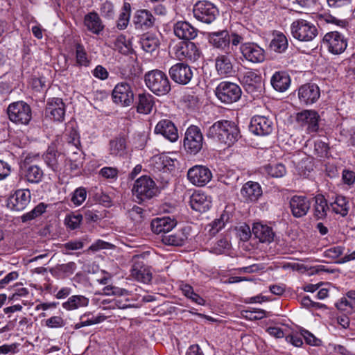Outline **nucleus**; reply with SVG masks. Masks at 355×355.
Masks as SVG:
<instances>
[{"mask_svg":"<svg viewBox=\"0 0 355 355\" xmlns=\"http://www.w3.org/2000/svg\"><path fill=\"white\" fill-rule=\"evenodd\" d=\"M270 48L278 53H282L288 48V40L283 34H277L270 42Z\"/></svg>","mask_w":355,"mask_h":355,"instance_id":"obj_44","label":"nucleus"},{"mask_svg":"<svg viewBox=\"0 0 355 355\" xmlns=\"http://www.w3.org/2000/svg\"><path fill=\"white\" fill-rule=\"evenodd\" d=\"M43 175L42 170L36 165H31L26 167L24 171L25 179L31 183H39L41 182Z\"/></svg>","mask_w":355,"mask_h":355,"instance_id":"obj_43","label":"nucleus"},{"mask_svg":"<svg viewBox=\"0 0 355 355\" xmlns=\"http://www.w3.org/2000/svg\"><path fill=\"white\" fill-rule=\"evenodd\" d=\"M7 114L9 119L16 124L28 125L32 119L31 106L22 101L10 103Z\"/></svg>","mask_w":355,"mask_h":355,"instance_id":"obj_5","label":"nucleus"},{"mask_svg":"<svg viewBox=\"0 0 355 355\" xmlns=\"http://www.w3.org/2000/svg\"><path fill=\"white\" fill-rule=\"evenodd\" d=\"M84 246V243L82 241L80 240H73L70 241L64 244H63V248L66 250H77L82 249Z\"/></svg>","mask_w":355,"mask_h":355,"instance_id":"obj_62","label":"nucleus"},{"mask_svg":"<svg viewBox=\"0 0 355 355\" xmlns=\"http://www.w3.org/2000/svg\"><path fill=\"white\" fill-rule=\"evenodd\" d=\"M76 62L80 66L87 67L89 64L87 58V53L83 45L77 44L76 46Z\"/></svg>","mask_w":355,"mask_h":355,"instance_id":"obj_51","label":"nucleus"},{"mask_svg":"<svg viewBox=\"0 0 355 355\" xmlns=\"http://www.w3.org/2000/svg\"><path fill=\"white\" fill-rule=\"evenodd\" d=\"M11 166L6 162L0 159V180L6 178L11 172Z\"/></svg>","mask_w":355,"mask_h":355,"instance_id":"obj_61","label":"nucleus"},{"mask_svg":"<svg viewBox=\"0 0 355 355\" xmlns=\"http://www.w3.org/2000/svg\"><path fill=\"white\" fill-rule=\"evenodd\" d=\"M101 12L105 17L108 19L113 18L114 15L113 4L110 1H105L101 7Z\"/></svg>","mask_w":355,"mask_h":355,"instance_id":"obj_57","label":"nucleus"},{"mask_svg":"<svg viewBox=\"0 0 355 355\" xmlns=\"http://www.w3.org/2000/svg\"><path fill=\"white\" fill-rule=\"evenodd\" d=\"M314 150L318 156L324 157L328 154L329 146L322 140H316L314 144Z\"/></svg>","mask_w":355,"mask_h":355,"instance_id":"obj_54","label":"nucleus"},{"mask_svg":"<svg viewBox=\"0 0 355 355\" xmlns=\"http://www.w3.org/2000/svg\"><path fill=\"white\" fill-rule=\"evenodd\" d=\"M190 205L193 210L205 212L211 207V201L204 193L195 192L191 196Z\"/></svg>","mask_w":355,"mask_h":355,"instance_id":"obj_33","label":"nucleus"},{"mask_svg":"<svg viewBox=\"0 0 355 355\" xmlns=\"http://www.w3.org/2000/svg\"><path fill=\"white\" fill-rule=\"evenodd\" d=\"M83 215L81 214H71L65 217L64 224L71 230L78 229L83 220Z\"/></svg>","mask_w":355,"mask_h":355,"instance_id":"obj_50","label":"nucleus"},{"mask_svg":"<svg viewBox=\"0 0 355 355\" xmlns=\"http://www.w3.org/2000/svg\"><path fill=\"white\" fill-rule=\"evenodd\" d=\"M144 80L146 87L157 96L167 94L171 89L167 75L161 70L154 69L147 72Z\"/></svg>","mask_w":355,"mask_h":355,"instance_id":"obj_3","label":"nucleus"},{"mask_svg":"<svg viewBox=\"0 0 355 355\" xmlns=\"http://www.w3.org/2000/svg\"><path fill=\"white\" fill-rule=\"evenodd\" d=\"M320 96V88L314 83L304 84L298 89V97L300 102L306 105L315 103Z\"/></svg>","mask_w":355,"mask_h":355,"instance_id":"obj_20","label":"nucleus"},{"mask_svg":"<svg viewBox=\"0 0 355 355\" xmlns=\"http://www.w3.org/2000/svg\"><path fill=\"white\" fill-rule=\"evenodd\" d=\"M155 133L162 135L171 142H175L178 139V132L175 124L168 119L159 121L155 128Z\"/></svg>","mask_w":355,"mask_h":355,"instance_id":"obj_22","label":"nucleus"},{"mask_svg":"<svg viewBox=\"0 0 355 355\" xmlns=\"http://www.w3.org/2000/svg\"><path fill=\"white\" fill-rule=\"evenodd\" d=\"M292 36L301 42L313 40L318 34L317 27L310 21L303 19L293 21L291 25Z\"/></svg>","mask_w":355,"mask_h":355,"instance_id":"obj_4","label":"nucleus"},{"mask_svg":"<svg viewBox=\"0 0 355 355\" xmlns=\"http://www.w3.org/2000/svg\"><path fill=\"white\" fill-rule=\"evenodd\" d=\"M126 150V139L123 136H119L110 141V154L122 156Z\"/></svg>","mask_w":355,"mask_h":355,"instance_id":"obj_42","label":"nucleus"},{"mask_svg":"<svg viewBox=\"0 0 355 355\" xmlns=\"http://www.w3.org/2000/svg\"><path fill=\"white\" fill-rule=\"evenodd\" d=\"M323 42L327 44L329 51L334 54H340L347 48V41L343 35L338 31L327 33Z\"/></svg>","mask_w":355,"mask_h":355,"instance_id":"obj_18","label":"nucleus"},{"mask_svg":"<svg viewBox=\"0 0 355 355\" xmlns=\"http://www.w3.org/2000/svg\"><path fill=\"white\" fill-rule=\"evenodd\" d=\"M216 97L223 103L230 104L238 101L242 94L241 87L236 83L221 82L215 90Z\"/></svg>","mask_w":355,"mask_h":355,"instance_id":"obj_7","label":"nucleus"},{"mask_svg":"<svg viewBox=\"0 0 355 355\" xmlns=\"http://www.w3.org/2000/svg\"><path fill=\"white\" fill-rule=\"evenodd\" d=\"M252 234L261 243H270L273 241L275 233L271 227L260 223H254Z\"/></svg>","mask_w":355,"mask_h":355,"instance_id":"obj_31","label":"nucleus"},{"mask_svg":"<svg viewBox=\"0 0 355 355\" xmlns=\"http://www.w3.org/2000/svg\"><path fill=\"white\" fill-rule=\"evenodd\" d=\"M175 225V221L170 217L154 218L150 224L152 231L157 234H168Z\"/></svg>","mask_w":355,"mask_h":355,"instance_id":"obj_28","label":"nucleus"},{"mask_svg":"<svg viewBox=\"0 0 355 355\" xmlns=\"http://www.w3.org/2000/svg\"><path fill=\"white\" fill-rule=\"evenodd\" d=\"M87 191L84 187L77 188L73 193L71 202L76 206L80 205L86 199Z\"/></svg>","mask_w":355,"mask_h":355,"instance_id":"obj_52","label":"nucleus"},{"mask_svg":"<svg viewBox=\"0 0 355 355\" xmlns=\"http://www.w3.org/2000/svg\"><path fill=\"white\" fill-rule=\"evenodd\" d=\"M169 75L174 82L181 85H187L191 80L193 72L188 64L177 63L170 68Z\"/></svg>","mask_w":355,"mask_h":355,"instance_id":"obj_19","label":"nucleus"},{"mask_svg":"<svg viewBox=\"0 0 355 355\" xmlns=\"http://www.w3.org/2000/svg\"><path fill=\"white\" fill-rule=\"evenodd\" d=\"M157 189L155 182L148 175L137 179L132 189L134 200L141 204L156 196Z\"/></svg>","mask_w":355,"mask_h":355,"instance_id":"obj_2","label":"nucleus"},{"mask_svg":"<svg viewBox=\"0 0 355 355\" xmlns=\"http://www.w3.org/2000/svg\"><path fill=\"white\" fill-rule=\"evenodd\" d=\"M89 304V299L83 295H76L71 296L68 300L62 304V307L71 311L80 307L87 306Z\"/></svg>","mask_w":355,"mask_h":355,"instance_id":"obj_40","label":"nucleus"},{"mask_svg":"<svg viewBox=\"0 0 355 355\" xmlns=\"http://www.w3.org/2000/svg\"><path fill=\"white\" fill-rule=\"evenodd\" d=\"M71 135H72V137L68 141V150L71 152V153L69 155L67 161L83 163V153L78 147L80 145L79 138L77 137L76 132H71Z\"/></svg>","mask_w":355,"mask_h":355,"instance_id":"obj_30","label":"nucleus"},{"mask_svg":"<svg viewBox=\"0 0 355 355\" xmlns=\"http://www.w3.org/2000/svg\"><path fill=\"white\" fill-rule=\"evenodd\" d=\"M173 31L175 35L181 40L189 41L194 39L198 34V31L187 21H180L174 24Z\"/></svg>","mask_w":355,"mask_h":355,"instance_id":"obj_27","label":"nucleus"},{"mask_svg":"<svg viewBox=\"0 0 355 355\" xmlns=\"http://www.w3.org/2000/svg\"><path fill=\"white\" fill-rule=\"evenodd\" d=\"M43 159L46 166L54 172L60 171L64 156L53 147H49L43 155Z\"/></svg>","mask_w":355,"mask_h":355,"instance_id":"obj_24","label":"nucleus"},{"mask_svg":"<svg viewBox=\"0 0 355 355\" xmlns=\"http://www.w3.org/2000/svg\"><path fill=\"white\" fill-rule=\"evenodd\" d=\"M343 180L345 184H352L355 182V173L349 170H344L343 171Z\"/></svg>","mask_w":355,"mask_h":355,"instance_id":"obj_64","label":"nucleus"},{"mask_svg":"<svg viewBox=\"0 0 355 355\" xmlns=\"http://www.w3.org/2000/svg\"><path fill=\"white\" fill-rule=\"evenodd\" d=\"M301 335L304 338L306 343L309 345L318 346L320 345L321 340L318 339L314 335L307 330H302Z\"/></svg>","mask_w":355,"mask_h":355,"instance_id":"obj_58","label":"nucleus"},{"mask_svg":"<svg viewBox=\"0 0 355 355\" xmlns=\"http://www.w3.org/2000/svg\"><path fill=\"white\" fill-rule=\"evenodd\" d=\"M143 209L138 206H133L132 208L128 211L130 218L137 222L141 220L143 218Z\"/></svg>","mask_w":355,"mask_h":355,"instance_id":"obj_59","label":"nucleus"},{"mask_svg":"<svg viewBox=\"0 0 355 355\" xmlns=\"http://www.w3.org/2000/svg\"><path fill=\"white\" fill-rule=\"evenodd\" d=\"M46 114L56 121H62L65 115V104L62 98H53L48 101Z\"/></svg>","mask_w":355,"mask_h":355,"instance_id":"obj_26","label":"nucleus"},{"mask_svg":"<svg viewBox=\"0 0 355 355\" xmlns=\"http://www.w3.org/2000/svg\"><path fill=\"white\" fill-rule=\"evenodd\" d=\"M31 192L28 189H18L7 200V207L12 210L22 211L31 201Z\"/></svg>","mask_w":355,"mask_h":355,"instance_id":"obj_16","label":"nucleus"},{"mask_svg":"<svg viewBox=\"0 0 355 355\" xmlns=\"http://www.w3.org/2000/svg\"><path fill=\"white\" fill-rule=\"evenodd\" d=\"M193 15L196 19L205 24H211L218 15L216 6L208 1H198L193 9Z\"/></svg>","mask_w":355,"mask_h":355,"instance_id":"obj_8","label":"nucleus"},{"mask_svg":"<svg viewBox=\"0 0 355 355\" xmlns=\"http://www.w3.org/2000/svg\"><path fill=\"white\" fill-rule=\"evenodd\" d=\"M174 54L179 60L195 62L200 56V52L194 42L182 41L177 44L174 48Z\"/></svg>","mask_w":355,"mask_h":355,"instance_id":"obj_11","label":"nucleus"},{"mask_svg":"<svg viewBox=\"0 0 355 355\" xmlns=\"http://www.w3.org/2000/svg\"><path fill=\"white\" fill-rule=\"evenodd\" d=\"M232 55L230 53L218 55L215 59V67L217 73L220 76H231L234 72L232 62Z\"/></svg>","mask_w":355,"mask_h":355,"instance_id":"obj_21","label":"nucleus"},{"mask_svg":"<svg viewBox=\"0 0 355 355\" xmlns=\"http://www.w3.org/2000/svg\"><path fill=\"white\" fill-rule=\"evenodd\" d=\"M93 75L101 80H105L108 77L107 69L101 65H98L93 71Z\"/></svg>","mask_w":355,"mask_h":355,"instance_id":"obj_63","label":"nucleus"},{"mask_svg":"<svg viewBox=\"0 0 355 355\" xmlns=\"http://www.w3.org/2000/svg\"><path fill=\"white\" fill-rule=\"evenodd\" d=\"M270 82L276 91L283 92L289 87L291 78L286 71H276L272 76Z\"/></svg>","mask_w":355,"mask_h":355,"instance_id":"obj_32","label":"nucleus"},{"mask_svg":"<svg viewBox=\"0 0 355 355\" xmlns=\"http://www.w3.org/2000/svg\"><path fill=\"white\" fill-rule=\"evenodd\" d=\"M114 49L123 55H128L131 53L132 49L130 43L126 40V37L121 35L117 37L114 42Z\"/></svg>","mask_w":355,"mask_h":355,"instance_id":"obj_46","label":"nucleus"},{"mask_svg":"<svg viewBox=\"0 0 355 355\" xmlns=\"http://www.w3.org/2000/svg\"><path fill=\"white\" fill-rule=\"evenodd\" d=\"M209 40L213 46L220 49H225L230 43V34L226 30L211 33Z\"/></svg>","mask_w":355,"mask_h":355,"instance_id":"obj_34","label":"nucleus"},{"mask_svg":"<svg viewBox=\"0 0 355 355\" xmlns=\"http://www.w3.org/2000/svg\"><path fill=\"white\" fill-rule=\"evenodd\" d=\"M76 264L73 261L67 263L58 264L55 267V270L59 275L66 277L72 275L76 270Z\"/></svg>","mask_w":355,"mask_h":355,"instance_id":"obj_48","label":"nucleus"},{"mask_svg":"<svg viewBox=\"0 0 355 355\" xmlns=\"http://www.w3.org/2000/svg\"><path fill=\"white\" fill-rule=\"evenodd\" d=\"M239 49L243 58L252 64H261L266 60L264 49L255 42L242 43Z\"/></svg>","mask_w":355,"mask_h":355,"instance_id":"obj_9","label":"nucleus"},{"mask_svg":"<svg viewBox=\"0 0 355 355\" xmlns=\"http://www.w3.org/2000/svg\"><path fill=\"white\" fill-rule=\"evenodd\" d=\"M266 171L272 178H282L286 173L284 165L282 164H270L266 167Z\"/></svg>","mask_w":355,"mask_h":355,"instance_id":"obj_49","label":"nucleus"},{"mask_svg":"<svg viewBox=\"0 0 355 355\" xmlns=\"http://www.w3.org/2000/svg\"><path fill=\"white\" fill-rule=\"evenodd\" d=\"M154 105L153 97L149 94H141L138 97L137 112L141 114H149Z\"/></svg>","mask_w":355,"mask_h":355,"instance_id":"obj_39","label":"nucleus"},{"mask_svg":"<svg viewBox=\"0 0 355 355\" xmlns=\"http://www.w3.org/2000/svg\"><path fill=\"white\" fill-rule=\"evenodd\" d=\"M112 96L115 103L123 106H129L134 101L131 87L126 83L117 84L112 91Z\"/></svg>","mask_w":355,"mask_h":355,"instance_id":"obj_14","label":"nucleus"},{"mask_svg":"<svg viewBox=\"0 0 355 355\" xmlns=\"http://www.w3.org/2000/svg\"><path fill=\"white\" fill-rule=\"evenodd\" d=\"M99 174L106 179L116 180L118 176V170L116 168L105 166L100 170Z\"/></svg>","mask_w":355,"mask_h":355,"instance_id":"obj_56","label":"nucleus"},{"mask_svg":"<svg viewBox=\"0 0 355 355\" xmlns=\"http://www.w3.org/2000/svg\"><path fill=\"white\" fill-rule=\"evenodd\" d=\"M84 24L87 29L94 34H99L104 28L101 19L95 12L88 13L85 16Z\"/></svg>","mask_w":355,"mask_h":355,"instance_id":"obj_37","label":"nucleus"},{"mask_svg":"<svg viewBox=\"0 0 355 355\" xmlns=\"http://www.w3.org/2000/svg\"><path fill=\"white\" fill-rule=\"evenodd\" d=\"M155 18L148 10H137L134 16L133 22L136 28L147 29L154 25Z\"/></svg>","mask_w":355,"mask_h":355,"instance_id":"obj_29","label":"nucleus"},{"mask_svg":"<svg viewBox=\"0 0 355 355\" xmlns=\"http://www.w3.org/2000/svg\"><path fill=\"white\" fill-rule=\"evenodd\" d=\"M131 276L137 281L148 284L152 279V273L143 261L135 259L130 270Z\"/></svg>","mask_w":355,"mask_h":355,"instance_id":"obj_25","label":"nucleus"},{"mask_svg":"<svg viewBox=\"0 0 355 355\" xmlns=\"http://www.w3.org/2000/svg\"><path fill=\"white\" fill-rule=\"evenodd\" d=\"M329 207L334 213L343 217L347 216L349 211L348 201L342 196H336L335 200L330 203Z\"/></svg>","mask_w":355,"mask_h":355,"instance_id":"obj_41","label":"nucleus"},{"mask_svg":"<svg viewBox=\"0 0 355 355\" xmlns=\"http://www.w3.org/2000/svg\"><path fill=\"white\" fill-rule=\"evenodd\" d=\"M45 324L49 328H61L66 324V322L61 316H52L45 321Z\"/></svg>","mask_w":355,"mask_h":355,"instance_id":"obj_53","label":"nucleus"},{"mask_svg":"<svg viewBox=\"0 0 355 355\" xmlns=\"http://www.w3.org/2000/svg\"><path fill=\"white\" fill-rule=\"evenodd\" d=\"M228 248V241L226 239H220L213 248L212 251L217 254H221Z\"/></svg>","mask_w":355,"mask_h":355,"instance_id":"obj_60","label":"nucleus"},{"mask_svg":"<svg viewBox=\"0 0 355 355\" xmlns=\"http://www.w3.org/2000/svg\"><path fill=\"white\" fill-rule=\"evenodd\" d=\"M273 129V121L268 116L256 115L251 119L250 130L254 135L267 136L272 132Z\"/></svg>","mask_w":355,"mask_h":355,"instance_id":"obj_13","label":"nucleus"},{"mask_svg":"<svg viewBox=\"0 0 355 355\" xmlns=\"http://www.w3.org/2000/svg\"><path fill=\"white\" fill-rule=\"evenodd\" d=\"M139 42L142 49L146 53L151 54L156 51L160 45L157 36L149 33L142 35Z\"/></svg>","mask_w":355,"mask_h":355,"instance_id":"obj_36","label":"nucleus"},{"mask_svg":"<svg viewBox=\"0 0 355 355\" xmlns=\"http://www.w3.org/2000/svg\"><path fill=\"white\" fill-rule=\"evenodd\" d=\"M320 116L313 110H304L296 114V121L301 125L306 127L308 133H315L319 130Z\"/></svg>","mask_w":355,"mask_h":355,"instance_id":"obj_12","label":"nucleus"},{"mask_svg":"<svg viewBox=\"0 0 355 355\" xmlns=\"http://www.w3.org/2000/svg\"><path fill=\"white\" fill-rule=\"evenodd\" d=\"M162 242L166 245L182 246L184 245L187 237L184 232H178L175 233H168L161 235Z\"/></svg>","mask_w":355,"mask_h":355,"instance_id":"obj_38","label":"nucleus"},{"mask_svg":"<svg viewBox=\"0 0 355 355\" xmlns=\"http://www.w3.org/2000/svg\"><path fill=\"white\" fill-rule=\"evenodd\" d=\"M46 208V205L44 203L41 202L38 204L31 211L27 212L21 216V221L23 223H26L41 216L44 212H45Z\"/></svg>","mask_w":355,"mask_h":355,"instance_id":"obj_47","label":"nucleus"},{"mask_svg":"<svg viewBox=\"0 0 355 355\" xmlns=\"http://www.w3.org/2000/svg\"><path fill=\"white\" fill-rule=\"evenodd\" d=\"M130 17V5L128 3H124L122 11L119 15L117 21V28L120 30L125 29L129 23Z\"/></svg>","mask_w":355,"mask_h":355,"instance_id":"obj_45","label":"nucleus"},{"mask_svg":"<svg viewBox=\"0 0 355 355\" xmlns=\"http://www.w3.org/2000/svg\"><path fill=\"white\" fill-rule=\"evenodd\" d=\"M312 200L305 196H293L289 205L292 215L295 218H301L307 214L311 209Z\"/></svg>","mask_w":355,"mask_h":355,"instance_id":"obj_17","label":"nucleus"},{"mask_svg":"<svg viewBox=\"0 0 355 355\" xmlns=\"http://www.w3.org/2000/svg\"><path fill=\"white\" fill-rule=\"evenodd\" d=\"M312 200L314 201L313 204V216L318 220L324 219L327 215V211L330 209L327 201L321 194H318L313 197Z\"/></svg>","mask_w":355,"mask_h":355,"instance_id":"obj_35","label":"nucleus"},{"mask_svg":"<svg viewBox=\"0 0 355 355\" xmlns=\"http://www.w3.org/2000/svg\"><path fill=\"white\" fill-rule=\"evenodd\" d=\"M207 137L231 146L238 140L240 132L234 122L220 120L211 125L206 133Z\"/></svg>","mask_w":355,"mask_h":355,"instance_id":"obj_1","label":"nucleus"},{"mask_svg":"<svg viewBox=\"0 0 355 355\" xmlns=\"http://www.w3.org/2000/svg\"><path fill=\"white\" fill-rule=\"evenodd\" d=\"M252 234V230L251 231L250 226L246 224L241 225L237 231L238 236L243 241H248Z\"/></svg>","mask_w":355,"mask_h":355,"instance_id":"obj_55","label":"nucleus"},{"mask_svg":"<svg viewBox=\"0 0 355 355\" xmlns=\"http://www.w3.org/2000/svg\"><path fill=\"white\" fill-rule=\"evenodd\" d=\"M263 191L258 182L248 181L241 189V196L245 202H254L262 196Z\"/></svg>","mask_w":355,"mask_h":355,"instance_id":"obj_23","label":"nucleus"},{"mask_svg":"<svg viewBox=\"0 0 355 355\" xmlns=\"http://www.w3.org/2000/svg\"><path fill=\"white\" fill-rule=\"evenodd\" d=\"M203 136L200 129L196 125L189 126L185 132L184 147L187 152L196 155L202 148Z\"/></svg>","mask_w":355,"mask_h":355,"instance_id":"obj_10","label":"nucleus"},{"mask_svg":"<svg viewBox=\"0 0 355 355\" xmlns=\"http://www.w3.org/2000/svg\"><path fill=\"white\" fill-rule=\"evenodd\" d=\"M187 177L193 184L202 187L211 180L212 173L207 167L196 165L188 171Z\"/></svg>","mask_w":355,"mask_h":355,"instance_id":"obj_15","label":"nucleus"},{"mask_svg":"<svg viewBox=\"0 0 355 355\" xmlns=\"http://www.w3.org/2000/svg\"><path fill=\"white\" fill-rule=\"evenodd\" d=\"M239 80L245 90L252 96H258L262 89V78L257 71L246 69L239 74Z\"/></svg>","mask_w":355,"mask_h":355,"instance_id":"obj_6","label":"nucleus"}]
</instances>
